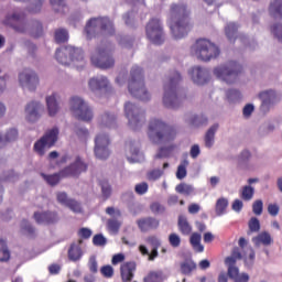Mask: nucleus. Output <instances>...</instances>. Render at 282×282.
<instances>
[{"instance_id":"2f4dec72","label":"nucleus","mask_w":282,"mask_h":282,"mask_svg":"<svg viewBox=\"0 0 282 282\" xmlns=\"http://www.w3.org/2000/svg\"><path fill=\"white\" fill-rule=\"evenodd\" d=\"M269 12L273 19H282V0H274L271 2Z\"/></svg>"},{"instance_id":"79ce46f5","label":"nucleus","mask_w":282,"mask_h":282,"mask_svg":"<svg viewBox=\"0 0 282 282\" xmlns=\"http://www.w3.org/2000/svg\"><path fill=\"white\" fill-rule=\"evenodd\" d=\"M69 39V33L65 29H57L55 31V42L56 43H66Z\"/></svg>"},{"instance_id":"f257e3e1","label":"nucleus","mask_w":282,"mask_h":282,"mask_svg":"<svg viewBox=\"0 0 282 282\" xmlns=\"http://www.w3.org/2000/svg\"><path fill=\"white\" fill-rule=\"evenodd\" d=\"M169 25L175 41L188 36V32L193 30V21H191V10H188V6L184 3L172 4Z\"/></svg>"},{"instance_id":"7ed1b4c3","label":"nucleus","mask_w":282,"mask_h":282,"mask_svg":"<svg viewBox=\"0 0 282 282\" xmlns=\"http://www.w3.org/2000/svg\"><path fill=\"white\" fill-rule=\"evenodd\" d=\"M128 89L133 98L143 100L144 102L151 100V95L147 90V87H144V70L140 66H133L131 68Z\"/></svg>"},{"instance_id":"9b49d317","label":"nucleus","mask_w":282,"mask_h":282,"mask_svg":"<svg viewBox=\"0 0 282 282\" xmlns=\"http://www.w3.org/2000/svg\"><path fill=\"white\" fill-rule=\"evenodd\" d=\"M58 128L55 127L45 132V134L34 143L33 150L42 158L45 155V149H52L58 142Z\"/></svg>"},{"instance_id":"b1692460","label":"nucleus","mask_w":282,"mask_h":282,"mask_svg":"<svg viewBox=\"0 0 282 282\" xmlns=\"http://www.w3.org/2000/svg\"><path fill=\"white\" fill-rule=\"evenodd\" d=\"M83 240H78L77 242H73L68 248V259L69 261H80L83 259Z\"/></svg>"},{"instance_id":"bb28decb","label":"nucleus","mask_w":282,"mask_h":282,"mask_svg":"<svg viewBox=\"0 0 282 282\" xmlns=\"http://www.w3.org/2000/svg\"><path fill=\"white\" fill-rule=\"evenodd\" d=\"M58 94L54 93L53 95L46 97V107L48 116L53 117L58 113Z\"/></svg>"},{"instance_id":"cd10ccee","label":"nucleus","mask_w":282,"mask_h":282,"mask_svg":"<svg viewBox=\"0 0 282 282\" xmlns=\"http://www.w3.org/2000/svg\"><path fill=\"white\" fill-rule=\"evenodd\" d=\"M254 246H271L272 245V236L270 232L262 231L258 236L252 238Z\"/></svg>"},{"instance_id":"f8f14e48","label":"nucleus","mask_w":282,"mask_h":282,"mask_svg":"<svg viewBox=\"0 0 282 282\" xmlns=\"http://www.w3.org/2000/svg\"><path fill=\"white\" fill-rule=\"evenodd\" d=\"M70 110L77 120H83L84 122H91L94 119V112L91 108L85 102V100L79 97H72L70 99Z\"/></svg>"},{"instance_id":"aec40b11","label":"nucleus","mask_w":282,"mask_h":282,"mask_svg":"<svg viewBox=\"0 0 282 282\" xmlns=\"http://www.w3.org/2000/svg\"><path fill=\"white\" fill-rule=\"evenodd\" d=\"M189 76H192V80L196 83V85H206L208 80H210V75L208 74V70L195 66L189 72Z\"/></svg>"},{"instance_id":"09e8293b","label":"nucleus","mask_w":282,"mask_h":282,"mask_svg":"<svg viewBox=\"0 0 282 282\" xmlns=\"http://www.w3.org/2000/svg\"><path fill=\"white\" fill-rule=\"evenodd\" d=\"M169 243L172 248H180V246H182V238H180V235L175 232L170 234Z\"/></svg>"},{"instance_id":"0e129e2a","label":"nucleus","mask_w":282,"mask_h":282,"mask_svg":"<svg viewBox=\"0 0 282 282\" xmlns=\"http://www.w3.org/2000/svg\"><path fill=\"white\" fill-rule=\"evenodd\" d=\"M271 32L278 39L280 43H282V24H275L272 26Z\"/></svg>"},{"instance_id":"a18cd8bd","label":"nucleus","mask_w":282,"mask_h":282,"mask_svg":"<svg viewBox=\"0 0 282 282\" xmlns=\"http://www.w3.org/2000/svg\"><path fill=\"white\" fill-rule=\"evenodd\" d=\"M187 166H188V161L185 159L181 162V164L177 167V171H176L177 180H184V177H186V175H187L186 167Z\"/></svg>"},{"instance_id":"3c124183","label":"nucleus","mask_w":282,"mask_h":282,"mask_svg":"<svg viewBox=\"0 0 282 282\" xmlns=\"http://www.w3.org/2000/svg\"><path fill=\"white\" fill-rule=\"evenodd\" d=\"M137 195H147L149 193V184L147 182L139 183L134 186Z\"/></svg>"},{"instance_id":"39448f33","label":"nucleus","mask_w":282,"mask_h":282,"mask_svg":"<svg viewBox=\"0 0 282 282\" xmlns=\"http://www.w3.org/2000/svg\"><path fill=\"white\" fill-rule=\"evenodd\" d=\"M55 58L61 63V65H69V63H73L74 67L77 69L85 67L83 48H76L73 46L58 48L55 53Z\"/></svg>"},{"instance_id":"bf43d9fd","label":"nucleus","mask_w":282,"mask_h":282,"mask_svg":"<svg viewBox=\"0 0 282 282\" xmlns=\"http://www.w3.org/2000/svg\"><path fill=\"white\" fill-rule=\"evenodd\" d=\"M100 272L105 279H111L113 276V267L107 264L100 268Z\"/></svg>"},{"instance_id":"7c9ffc66","label":"nucleus","mask_w":282,"mask_h":282,"mask_svg":"<svg viewBox=\"0 0 282 282\" xmlns=\"http://www.w3.org/2000/svg\"><path fill=\"white\" fill-rule=\"evenodd\" d=\"M217 129H219V124L216 123L207 130L205 134V147L207 149H210L213 144H215V133H217Z\"/></svg>"},{"instance_id":"58836bf2","label":"nucleus","mask_w":282,"mask_h":282,"mask_svg":"<svg viewBox=\"0 0 282 282\" xmlns=\"http://www.w3.org/2000/svg\"><path fill=\"white\" fill-rule=\"evenodd\" d=\"M100 187H101V197L107 200L109 197H111V185L109 184V181H100L99 182Z\"/></svg>"},{"instance_id":"6e6552de","label":"nucleus","mask_w":282,"mask_h":282,"mask_svg":"<svg viewBox=\"0 0 282 282\" xmlns=\"http://www.w3.org/2000/svg\"><path fill=\"white\" fill-rule=\"evenodd\" d=\"M242 69L243 67H241V65H239L237 62L230 61L223 66L216 67L214 69V74L220 78V80H224L230 85L237 80V76L241 74Z\"/></svg>"},{"instance_id":"393cba45","label":"nucleus","mask_w":282,"mask_h":282,"mask_svg":"<svg viewBox=\"0 0 282 282\" xmlns=\"http://www.w3.org/2000/svg\"><path fill=\"white\" fill-rule=\"evenodd\" d=\"M88 87L91 91H100V89H107L109 87V80L105 76L93 77L88 82Z\"/></svg>"},{"instance_id":"423d86ee","label":"nucleus","mask_w":282,"mask_h":282,"mask_svg":"<svg viewBox=\"0 0 282 282\" xmlns=\"http://www.w3.org/2000/svg\"><path fill=\"white\" fill-rule=\"evenodd\" d=\"M192 54H195L199 61L207 63L208 61H213V58H217V56L221 54V51L219 46L210 42V40L200 37L193 44Z\"/></svg>"},{"instance_id":"5fc2aeb1","label":"nucleus","mask_w":282,"mask_h":282,"mask_svg":"<svg viewBox=\"0 0 282 282\" xmlns=\"http://www.w3.org/2000/svg\"><path fill=\"white\" fill-rule=\"evenodd\" d=\"M66 206L67 208L73 210V213H83V207H80V203L75 199L70 198Z\"/></svg>"},{"instance_id":"6ab92c4d","label":"nucleus","mask_w":282,"mask_h":282,"mask_svg":"<svg viewBox=\"0 0 282 282\" xmlns=\"http://www.w3.org/2000/svg\"><path fill=\"white\" fill-rule=\"evenodd\" d=\"M36 224H46V226H52L54 224H58V212H35L33 215Z\"/></svg>"},{"instance_id":"9d476101","label":"nucleus","mask_w":282,"mask_h":282,"mask_svg":"<svg viewBox=\"0 0 282 282\" xmlns=\"http://www.w3.org/2000/svg\"><path fill=\"white\" fill-rule=\"evenodd\" d=\"M124 112L126 118H128V124L131 127V129H133V131H138V129H140V127H142L147 120L144 111L129 101L124 105Z\"/></svg>"},{"instance_id":"052dcab7","label":"nucleus","mask_w":282,"mask_h":282,"mask_svg":"<svg viewBox=\"0 0 282 282\" xmlns=\"http://www.w3.org/2000/svg\"><path fill=\"white\" fill-rule=\"evenodd\" d=\"M56 197H57L58 204H62V206H67V204H69V200L72 199L67 196V193L65 192L57 193Z\"/></svg>"},{"instance_id":"a878e982","label":"nucleus","mask_w":282,"mask_h":282,"mask_svg":"<svg viewBox=\"0 0 282 282\" xmlns=\"http://www.w3.org/2000/svg\"><path fill=\"white\" fill-rule=\"evenodd\" d=\"M260 100H262V104L260 106V109L263 113H268L270 111V107H272V99L274 98V93L272 90H265L259 94Z\"/></svg>"},{"instance_id":"603ef678","label":"nucleus","mask_w":282,"mask_h":282,"mask_svg":"<svg viewBox=\"0 0 282 282\" xmlns=\"http://www.w3.org/2000/svg\"><path fill=\"white\" fill-rule=\"evenodd\" d=\"M145 242L151 246L152 249H160V246H162V242L160 241V238L156 236H149L145 239Z\"/></svg>"},{"instance_id":"c85d7f7f","label":"nucleus","mask_w":282,"mask_h":282,"mask_svg":"<svg viewBox=\"0 0 282 282\" xmlns=\"http://www.w3.org/2000/svg\"><path fill=\"white\" fill-rule=\"evenodd\" d=\"M177 226L181 235L188 236L191 232H193V227L185 216H178Z\"/></svg>"},{"instance_id":"f704fd0d","label":"nucleus","mask_w":282,"mask_h":282,"mask_svg":"<svg viewBox=\"0 0 282 282\" xmlns=\"http://www.w3.org/2000/svg\"><path fill=\"white\" fill-rule=\"evenodd\" d=\"M228 208V198L220 197L216 202L215 210L218 217L226 215V209Z\"/></svg>"},{"instance_id":"680f3d73","label":"nucleus","mask_w":282,"mask_h":282,"mask_svg":"<svg viewBox=\"0 0 282 282\" xmlns=\"http://www.w3.org/2000/svg\"><path fill=\"white\" fill-rule=\"evenodd\" d=\"M94 246H107V238L101 234L95 235L93 238Z\"/></svg>"},{"instance_id":"72a5a7b5","label":"nucleus","mask_w":282,"mask_h":282,"mask_svg":"<svg viewBox=\"0 0 282 282\" xmlns=\"http://www.w3.org/2000/svg\"><path fill=\"white\" fill-rule=\"evenodd\" d=\"M189 242L195 252H204V247L202 246V235L197 232L192 234Z\"/></svg>"},{"instance_id":"864d4df0","label":"nucleus","mask_w":282,"mask_h":282,"mask_svg":"<svg viewBox=\"0 0 282 282\" xmlns=\"http://www.w3.org/2000/svg\"><path fill=\"white\" fill-rule=\"evenodd\" d=\"M252 213L256 214L257 216H260L263 214V200L257 199L252 204Z\"/></svg>"},{"instance_id":"4d7b16f0","label":"nucleus","mask_w":282,"mask_h":282,"mask_svg":"<svg viewBox=\"0 0 282 282\" xmlns=\"http://www.w3.org/2000/svg\"><path fill=\"white\" fill-rule=\"evenodd\" d=\"M88 268L91 274L98 273V261L96 260V256H91L88 260Z\"/></svg>"},{"instance_id":"2eb2a0df","label":"nucleus","mask_w":282,"mask_h":282,"mask_svg":"<svg viewBox=\"0 0 282 282\" xmlns=\"http://www.w3.org/2000/svg\"><path fill=\"white\" fill-rule=\"evenodd\" d=\"M241 259H243V256L241 254V249H239V247H235L231 251V256L225 259V263L228 265L227 275L229 276V279H232L234 281L239 275V268L235 265L237 261H241Z\"/></svg>"},{"instance_id":"c756f323","label":"nucleus","mask_w":282,"mask_h":282,"mask_svg":"<svg viewBox=\"0 0 282 282\" xmlns=\"http://www.w3.org/2000/svg\"><path fill=\"white\" fill-rule=\"evenodd\" d=\"M238 31H239V25L235 22H229L225 26V34H226L228 41H230V43H235V41H237V32Z\"/></svg>"},{"instance_id":"a19ab883","label":"nucleus","mask_w":282,"mask_h":282,"mask_svg":"<svg viewBox=\"0 0 282 282\" xmlns=\"http://www.w3.org/2000/svg\"><path fill=\"white\" fill-rule=\"evenodd\" d=\"M254 197V187L247 185L242 187L241 199L245 202H250Z\"/></svg>"},{"instance_id":"4468645a","label":"nucleus","mask_w":282,"mask_h":282,"mask_svg":"<svg viewBox=\"0 0 282 282\" xmlns=\"http://www.w3.org/2000/svg\"><path fill=\"white\" fill-rule=\"evenodd\" d=\"M88 165L76 156L75 161L70 165L66 166L61 171L62 177H78L80 173L87 172Z\"/></svg>"},{"instance_id":"f03ea898","label":"nucleus","mask_w":282,"mask_h":282,"mask_svg":"<svg viewBox=\"0 0 282 282\" xmlns=\"http://www.w3.org/2000/svg\"><path fill=\"white\" fill-rule=\"evenodd\" d=\"M182 75L174 72L173 75L170 76L169 82L164 84L163 105L167 109H177L186 98L182 97V95H180V90L177 89V85H180Z\"/></svg>"},{"instance_id":"20e7f679","label":"nucleus","mask_w":282,"mask_h":282,"mask_svg":"<svg viewBox=\"0 0 282 282\" xmlns=\"http://www.w3.org/2000/svg\"><path fill=\"white\" fill-rule=\"evenodd\" d=\"M148 135L152 142L160 144V142H171L175 140L177 130L159 119H152L150 121Z\"/></svg>"},{"instance_id":"412c9836","label":"nucleus","mask_w":282,"mask_h":282,"mask_svg":"<svg viewBox=\"0 0 282 282\" xmlns=\"http://www.w3.org/2000/svg\"><path fill=\"white\" fill-rule=\"evenodd\" d=\"M137 264L133 261L124 262L120 265V275L122 282H132L135 276Z\"/></svg>"},{"instance_id":"dca6fc26","label":"nucleus","mask_w":282,"mask_h":282,"mask_svg":"<svg viewBox=\"0 0 282 282\" xmlns=\"http://www.w3.org/2000/svg\"><path fill=\"white\" fill-rule=\"evenodd\" d=\"M109 135L98 134L95 139V155L99 160H107L109 158Z\"/></svg>"},{"instance_id":"c9c22d12","label":"nucleus","mask_w":282,"mask_h":282,"mask_svg":"<svg viewBox=\"0 0 282 282\" xmlns=\"http://www.w3.org/2000/svg\"><path fill=\"white\" fill-rule=\"evenodd\" d=\"M175 191L180 195H185L186 197H188V195H193V193H195V188L193 187V185H189L186 183H181V184L176 185Z\"/></svg>"},{"instance_id":"4c0bfd02","label":"nucleus","mask_w":282,"mask_h":282,"mask_svg":"<svg viewBox=\"0 0 282 282\" xmlns=\"http://www.w3.org/2000/svg\"><path fill=\"white\" fill-rule=\"evenodd\" d=\"M50 3L54 12H59L61 14H65V12H67V4L65 3V0H50Z\"/></svg>"},{"instance_id":"5701e85b","label":"nucleus","mask_w":282,"mask_h":282,"mask_svg":"<svg viewBox=\"0 0 282 282\" xmlns=\"http://www.w3.org/2000/svg\"><path fill=\"white\" fill-rule=\"evenodd\" d=\"M41 104L36 101H31L26 105L25 113H26V120L29 122H36L39 118H41V115L39 113L41 111Z\"/></svg>"},{"instance_id":"13d9d810","label":"nucleus","mask_w":282,"mask_h":282,"mask_svg":"<svg viewBox=\"0 0 282 282\" xmlns=\"http://www.w3.org/2000/svg\"><path fill=\"white\" fill-rule=\"evenodd\" d=\"M108 229L110 232H113L115 235L118 234L120 230V221L116 219L108 220Z\"/></svg>"},{"instance_id":"774afa93","label":"nucleus","mask_w":282,"mask_h":282,"mask_svg":"<svg viewBox=\"0 0 282 282\" xmlns=\"http://www.w3.org/2000/svg\"><path fill=\"white\" fill-rule=\"evenodd\" d=\"M268 213L272 217H276V215H279V205H276V204H269Z\"/></svg>"},{"instance_id":"0eeeda50","label":"nucleus","mask_w":282,"mask_h":282,"mask_svg":"<svg viewBox=\"0 0 282 282\" xmlns=\"http://www.w3.org/2000/svg\"><path fill=\"white\" fill-rule=\"evenodd\" d=\"M91 63L99 69H111L116 65V59L111 55V45L101 44L90 56Z\"/></svg>"},{"instance_id":"338daca9","label":"nucleus","mask_w":282,"mask_h":282,"mask_svg":"<svg viewBox=\"0 0 282 282\" xmlns=\"http://www.w3.org/2000/svg\"><path fill=\"white\" fill-rule=\"evenodd\" d=\"M78 236L82 238V239H89V237H91V231L89 228H80L78 230Z\"/></svg>"},{"instance_id":"49530a36","label":"nucleus","mask_w":282,"mask_h":282,"mask_svg":"<svg viewBox=\"0 0 282 282\" xmlns=\"http://www.w3.org/2000/svg\"><path fill=\"white\" fill-rule=\"evenodd\" d=\"M144 282H160L162 281V271H152L143 280Z\"/></svg>"},{"instance_id":"f3484780","label":"nucleus","mask_w":282,"mask_h":282,"mask_svg":"<svg viewBox=\"0 0 282 282\" xmlns=\"http://www.w3.org/2000/svg\"><path fill=\"white\" fill-rule=\"evenodd\" d=\"M19 83L21 87L26 88L30 91H34V89H36V86L39 85V76L36 75V73H34V70L25 68L19 75Z\"/></svg>"},{"instance_id":"6e6d98bb","label":"nucleus","mask_w":282,"mask_h":282,"mask_svg":"<svg viewBox=\"0 0 282 282\" xmlns=\"http://www.w3.org/2000/svg\"><path fill=\"white\" fill-rule=\"evenodd\" d=\"M33 39H41V35L43 34V24L41 22H35L34 28L31 32Z\"/></svg>"},{"instance_id":"c03bdc74","label":"nucleus","mask_w":282,"mask_h":282,"mask_svg":"<svg viewBox=\"0 0 282 282\" xmlns=\"http://www.w3.org/2000/svg\"><path fill=\"white\" fill-rule=\"evenodd\" d=\"M21 230L24 235H28L29 237H34L36 229L30 225V221L22 220L21 223Z\"/></svg>"},{"instance_id":"e433bc0d","label":"nucleus","mask_w":282,"mask_h":282,"mask_svg":"<svg viewBox=\"0 0 282 282\" xmlns=\"http://www.w3.org/2000/svg\"><path fill=\"white\" fill-rule=\"evenodd\" d=\"M41 176L43 177V180L46 181V183L50 186H56V184H58V182H61V177H64L63 174H61V171L58 173L51 174V175L42 173Z\"/></svg>"},{"instance_id":"ddd939ff","label":"nucleus","mask_w":282,"mask_h":282,"mask_svg":"<svg viewBox=\"0 0 282 282\" xmlns=\"http://www.w3.org/2000/svg\"><path fill=\"white\" fill-rule=\"evenodd\" d=\"M145 34L154 45H162V43H164V29L162 28L160 19L153 18L149 21L145 26Z\"/></svg>"},{"instance_id":"37998d69","label":"nucleus","mask_w":282,"mask_h":282,"mask_svg":"<svg viewBox=\"0 0 282 282\" xmlns=\"http://www.w3.org/2000/svg\"><path fill=\"white\" fill-rule=\"evenodd\" d=\"M10 260V251L8 250V246L6 245V240L0 239V261H9Z\"/></svg>"},{"instance_id":"a211bd4d","label":"nucleus","mask_w":282,"mask_h":282,"mask_svg":"<svg viewBox=\"0 0 282 282\" xmlns=\"http://www.w3.org/2000/svg\"><path fill=\"white\" fill-rule=\"evenodd\" d=\"M4 25H9L20 34H23L28 30V23L25 22V14L14 12L11 15H7Z\"/></svg>"},{"instance_id":"e2e57ef3","label":"nucleus","mask_w":282,"mask_h":282,"mask_svg":"<svg viewBox=\"0 0 282 282\" xmlns=\"http://www.w3.org/2000/svg\"><path fill=\"white\" fill-rule=\"evenodd\" d=\"M44 1L45 0H35V3L29 8V12H31L32 14H36V12H41V8H43Z\"/></svg>"},{"instance_id":"ea45409f","label":"nucleus","mask_w":282,"mask_h":282,"mask_svg":"<svg viewBox=\"0 0 282 282\" xmlns=\"http://www.w3.org/2000/svg\"><path fill=\"white\" fill-rule=\"evenodd\" d=\"M196 268H197V264H195L193 260H186L181 263L182 274H191V272H193V270H196Z\"/></svg>"},{"instance_id":"de8ad7c7","label":"nucleus","mask_w":282,"mask_h":282,"mask_svg":"<svg viewBox=\"0 0 282 282\" xmlns=\"http://www.w3.org/2000/svg\"><path fill=\"white\" fill-rule=\"evenodd\" d=\"M248 226H249V232H259V230H261V223L257 217H252L249 220Z\"/></svg>"},{"instance_id":"1a4fd4ad","label":"nucleus","mask_w":282,"mask_h":282,"mask_svg":"<svg viewBox=\"0 0 282 282\" xmlns=\"http://www.w3.org/2000/svg\"><path fill=\"white\" fill-rule=\"evenodd\" d=\"M98 32H113V22L109 18H93L85 26V34L88 40L94 39Z\"/></svg>"},{"instance_id":"8fccbe9b","label":"nucleus","mask_w":282,"mask_h":282,"mask_svg":"<svg viewBox=\"0 0 282 282\" xmlns=\"http://www.w3.org/2000/svg\"><path fill=\"white\" fill-rule=\"evenodd\" d=\"M208 122V119L204 116H194L189 119V124L193 127H202V124H206Z\"/></svg>"},{"instance_id":"4be33fe9","label":"nucleus","mask_w":282,"mask_h":282,"mask_svg":"<svg viewBox=\"0 0 282 282\" xmlns=\"http://www.w3.org/2000/svg\"><path fill=\"white\" fill-rule=\"evenodd\" d=\"M137 225L141 232H149V230H155L160 227V220L153 217H145L137 220Z\"/></svg>"},{"instance_id":"473e14b6","label":"nucleus","mask_w":282,"mask_h":282,"mask_svg":"<svg viewBox=\"0 0 282 282\" xmlns=\"http://www.w3.org/2000/svg\"><path fill=\"white\" fill-rule=\"evenodd\" d=\"M19 138V131L17 129H10L6 135H0V149L8 142H14Z\"/></svg>"},{"instance_id":"69168bd1","label":"nucleus","mask_w":282,"mask_h":282,"mask_svg":"<svg viewBox=\"0 0 282 282\" xmlns=\"http://www.w3.org/2000/svg\"><path fill=\"white\" fill-rule=\"evenodd\" d=\"M161 175H164L162 170H152L148 173V180L155 182V180H160Z\"/></svg>"}]
</instances>
